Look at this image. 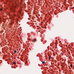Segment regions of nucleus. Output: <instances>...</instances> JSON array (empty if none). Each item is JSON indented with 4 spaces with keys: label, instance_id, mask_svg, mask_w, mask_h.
I'll list each match as a JSON object with an SVG mask.
<instances>
[{
    "label": "nucleus",
    "instance_id": "nucleus-3",
    "mask_svg": "<svg viewBox=\"0 0 74 74\" xmlns=\"http://www.w3.org/2000/svg\"><path fill=\"white\" fill-rule=\"evenodd\" d=\"M36 41V39H34L33 40V42H35V41Z\"/></svg>",
    "mask_w": 74,
    "mask_h": 74
},
{
    "label": "nucleus",
    "instance_id": "nucleus-7",
    "mask_svg": "<svg viewBox=\"0 0 74 74\" xmlns=\"http://www.w3.org/2000/svg\"><path fill=\"white\" fill-rule=\"evenodd\" d=\"M51 58H52L51 57V56H49V59H51Z\"/></svg>",
    "mask_w": 74,
    "mask_h": 74
},
{
    "label": "nucleus",
    "instance_id": "nucleus-11",
    "mask_svg": "<svg viewBox=\"0 0 74 74\" xmlns=\"http://www.w3.org/2000/svg\"><path fill=\"white\" fill-rule=\"evenodd\" d=\"M0 10H2V9H0Z\"/></svg>",
    "mask_w": 74,
    "mask_h": 74
},
{
    "label": "nucleus",
    "instance_id": "nucleus-6",
    "mask_svg": "<svg viewBox=\"0 0 74 74\" xmlns=\"http://www.w3.org/2000/svg\"><path fill=\"white\" fill-rule=\"evenodd\" d=\"M13 64H16V62H13Z\"/></svg>",
    "mask_w": 74,
    "mask_h": 74
},
{
    "label": "nucleus",
    "instance_id": "nucleus-12",
    "mask_svg": "<svg viewBox=\"0 0 74 74\" xmlns=\"http://www.w3.org/2000/svg\"><path fill=\"white\" fill-rule=\"evenodd\" d=\"M9 14L10 15V13H9Z\"/></svg>",
    "mask_w": 74,
    "mask_h": 74
},
{
    "label": "nucleus",
    "instance_id": "nucleus-5",
    "mask_svg": "<svg viewBox=\"0 0 74 74\" xmlns=\"http://www.w3.org/2000/svg\"><path fill=\"white\" fill-rule=\"evenodd\" d=\"M13 12H15V11H16V10H13Z\"/></svg>",
    "mask_w": 74,
    "mask_h": 74
},
{
    "label": "nucleus",
    "instance_id": "nucleus-8",
    "mask_svg": "<svg viewBox=\"0 0 74 74\" xmlns=\"http://www.w3.org/2000/svg\"><path fill=\"white\" fill-rule=\"evenodd\" d=\"M42 64H44V63H45V62H44V61L42 62Z\"/></svg>",
    "mask_w": 74,
    "mask_h": 74
},
{
    "label": "nucleus",
    "instance_id": "nucleus-13",
    "mask_svg": "<svg viewBox=\"0 0 74 74\" xmlns=\"http://www.w3.org/2000/svg\"><path fill=\"white\" fill-rule=\"evenodd\" d=\"M15 2V3H16V2Z\"/></svg>",
    "mask_w": 74,
    "mask_h": 74
},
{
    "label": "nucleus",
    "instance_id": "nucleus-10",
    "mask_svg": "<svg viewBox=\"0 0 74 74\" xmlns=\"http://www.w3.org/2000/svg\"><path fill=\"white\" fill-rule=\"evenodd\" d=\"M21 10H20V12H19V13H21Z\"/></svg>",
    "mask_w": 74,
    "mask_h": 74
},
{
    "label": "nucleus",
    "instance_id": "nucleus-4",
    "mask_svg": "<svg viewBox=\"0 0 74 74\" xmlns=\"http://www.w3.org/2000/svg\"><path fill=\"white\" fill-rule=\"evenodd\" d=\"M13 23H14V21H12L11 23V25H12Z\"/></svg>",
    "mask_w": 74,
    "mask_h": 74
},
{
    "label": "nucleus",
    "instance_id": "nucleus-2",
    "mask_svg": "<svg viewBox=\"0 0 74 74\" xmlns=\"http://www.w3.org/2000/svg\"><path fill=\"white\" fill-rule=\"evenodd\" d=\"M70 66H71V67H73V64H71L70 65Z\"/></svg>",
    "mask_w": 74,
    "mask_h": 74
},
{
    "label": "nucleus",
    "instance_id": "nucleus-9",
    "mask_svg": "<svg viewBox=\"0 0 74 74\" xmlns=\"http://www.w3.org/2000/svg\"><path fill=\"white\" fill-rule=\"evenodd\" d=\"M14 53H16V51H14Z\"/></svg>",
    "mask_w": 74,
    "mask_h": 74
},
{
    "label": "nucleus",
    "instance_id": "nucleus-1",
    "mask_svg": "<svg viewBox=\"0 0 74 74\" xmlns=\"http://www.w3.org/2000/svg\"><path fill=\"white\" fill-rule=\"evenodd\" d=\"M15 16H16L15 14H14L13 16H12L11 18L12 19V20H13L14 21V17H15Z\"/></svg>",
    "mask_w": 74,
    "mask_h": 74
}]
</instances>
